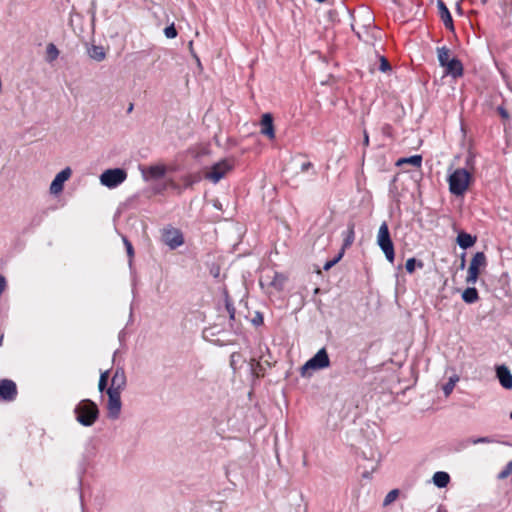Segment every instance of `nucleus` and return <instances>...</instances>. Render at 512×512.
Listing matches in <instances>:
<instances>
[{
    "instance_id": "nucleus-16",
    "label": "nucleus",
    "mask_w": 512,
    "mask_h": 512,
    "mask_svg": "<svg viewBox=\"0 0 512 512\" xmlns=\"http://www.w3.org/2000/svg\"><path fill=\"white\" fill-rule=\"evenodd\" d=\"M437 8H438L439 16H440L441 20L443 21L444 26L447 29L453 31L454 25H453L452 16H451V13H450L449 9L447 8L446 4L443 2V0H437Z\"/></svg>"
},
{
    "instance_id": "nucleus-26",
    "label": "nucleus",
    "mask_w": 512,
    "mask_h": 512,
    "mask_svg": "<svg viewBox=\"0 0 512 512\" xmlns=\"http://www.w3.org/2000/svg\"><path fill=\"white\" fill-rule=\"evenodd\" d=\"M459 381L458 375H453L449 378L448 382L443 386V392L446 397L450 396L456 383Z\"/></svg>"
},
{
    "instance_id": "nucleus-20",
    "label": "nucleus",
    "mask_w": 512,
    "mask_h": 512,
    "mask_svg": "<svg viewBox=\"0 0 512 512\" xmlns=\"http://www.w3.org/2000/svg\"><path fill=\"white\" fill-rule=\"evenodd\" d=\"M343 235H344V239H343L342 251L344 252L345 249L350 247L353 244L354 240H355V231H354V224L353 223L348 225V228L343 233Z\"/></svg>"
},
{
    "instance_id": "nucleus-21",
    "label": "nucleus",
    "mask_w": 512,
    "mask_h": 512,
    "mask_svg": "<svg viewBox=\"0 0 512 512\" xmlns=\"http://www.w3.org/2000/svg\"><path fill=\"white\" fill-rule=\"evenodd\" d=\"M479 298L478 291L474 287H468L462 293V299L468 304L475 303Z\"/></svg>"
},
{
    "instance_id": "nucleus-2",
    "label": "nucleus",
    "mask_w": 512,
    "mask_h": 512,
    "mask_svg": "<svg viewBox=\"0 0 512 512\" xmlns=\"http://www.w3.org/2000/svg\"><path fill=\"white\" fill-rule=\"evenodd\" d=\"M472 175L464 168L454 170L448 176L449 191L452 195L462 196L467 191Z\"/></svg>"
},
{
    "instance_id": "nucleus-17",
    "label": "nucleus",
    "mask_w": 512,
    "mask_h": 512,
    "mask_svg": "<svg viewBox=\"0 0 512 512\" xmlns=\"http://www.w3.org/2000/svg\"><path fill=\"white\" fill-rule=\"evenodd\" d=\"M447 75L458 78L463 75V65L460 60L452 58L451 61L443 66Z\"/></svg>"
},
{
    "instance_id": "nucleus-37",
    "label": "nucleus",
    "mask_w": 512,
    "mask_h": 512,
    "mask_svg": "<svg viewBox=\"0 0 512 512\" xmlns=\"http://www.w3.org/2000/svg\"><path fill=\"white\" fill-rule=\"evenodd\" d=\"M199 181V177L198 176H192V175H189L185 178V185L188 187V186H192L194 183L198 182Z\"/></svg>"
},
{
    "instance_id": "nucleus-8",
    "label": "nucleus",
    "mask_w": 512,
    "mask_h": 512,
    "mask_svg": "<svg viewBox=\"0 0 512 512\" xmlns=\"http://www.w3.org/2000/svg\"><path fill=\"white\" fill-rule=\"evenodd\" d=\"M486 263V256L483 252H477L473 256L467 272V284H475L477 282L480 273V268L485 267Z\"/></svg>"
},
{
    "instance_id": "nucleus-30",
    "label": "nucleus",
    "mask_w": 512,
    "mask_h": 512,
    "mask_svg": "<svg viewBox=\"0 0 512 512\" xmlns=\"http://www.w3.org/2000/svg\"><path fill=\"white\" fill-rule=\"evenodd\" d=\"M494 440L491 437L485 436V437H477V438H470L467 440V444H489L493 443Z\"/></svg>"
},
{
    "instance_id": "nucleus-36",
    "label": "nucleus",
    "mask_w": 512,
    "mask_h": 512,
    "mask_svg": "<svg viewBox=\"0 0 512 512\" xmlns=\"http://www.w3.org/2000/svg\"><path fill=\"white\" fill-rule=\"evenodd\" d=\"M511 472H512V461H510V462L506 465L505 469H504L503 471H501V472H500V474H499V478H500V479H505V478H507V477L509 476V474H510Z\"/></svg>"
},
{
    "instance_id": "nucleus-35",
    "label": "nucleus",
    "mask_w": 512,
    "mask_h": 512,
    "mask_svg": "<svg viewBox=\"0 0 512 512\" xmlns=\"http://www.w3.org/2000/svg\"><path fill=\"white\" fill-rule=\"evenodd\" d=\"M390 69H391V66H390V63L388 62V60L385 57H381L379 70L382 72H387Z\"/></svg>"
},
{
    "instance_id": "nucleus-32",
    "label": "nucleus",
    "mask_w": 512,
    "mask_h": 512,
    "mask_svg": "<svg viewBox=\"0 0 512 512\" xmlns=\"http://www.w3.org/2000/svg\"><path fill=\"white\" fill-rule=\"evenodd\" d=\"M164 34L167 38L169 39H173L177 36V30L174 26V24L170 25V26H167L165 29H164Z\"/></svg>"
},
{
    "instance_id": "nucleus-1",
    "label": "nucleus",
    "mask_w": 512,
    "mask_h": 512,
    "mask_svg": "<svg viewBox=\"0 0 512 512\" xmlns=\"http://www.w3.org/2000/svg\"><path fill=\"white\" fill-rule=\"evenodd\" d=\"M74 414L82 426L90 427L99 417V408L92 400L83 399L75 406Z\"/></svg>"
},
{
    "instance_id": "nucleus-6",
    "label": "nucleus",
    "mask_w": 512,
    "mask_h": 512,
    "mask_svg": "<svg viewBox=\"0 0 512 512\" xmlns=\"http://www.w3.org/2000/svg\"><path fill=\"white\" fill-rule=\"evenodd\" d=\"M127 178V172L121 168L107 169L100 175V182L108 188H116Z\"/></svg>"
},
{
    "instance_id": "nucleus-43",
    "label": "nucleus",
    "mask_w": 512,
    "mask_h": 512,
    "mask_svg": "<svg viewBox=\"0 0 512 512\" xmlns=\"http://www.w3.org/2000/svg\"><path fill=\"white\" fill-rule=\"evenodd\" d=\"M236 357H239V354L233 353L231 355V364L233 365L235 362H237Z\"/></svg>"
},
{
    "instance_id": "nucleus-39",
    "label": "nucleus",
    "mask_w": 512,
    "mask_h": 512,
    "mask_svg": "<svg viewBox=\"0 0 512 512\" xmlns=\"http://www.w3.org/2000/svg\"><path fill=\"white\" fill-rule=\"evenodd\" d=\"M252 322L254 325H261L263 323V316L260 313H257Z\"/></svg>"
},
{
    "instance_id": "nucleus-15",
    "label": "nucleus",
    "mask_w": 512,
    "mask_h": 512,
    "mask_svg": "<svg viewBox=\"0 0 512 512\" xmlns=\"http://www.w3.org/2000/svg\"><path fill=\"white\" fill-rule=\"evenodd\" d=\"M496 376L503 388H505V389L512 388V374H511L510 370L505 365L497 366Z\"/></svg>"
},
{
    "instance_id": "nucleus-7",
    "label": "nucleus",
    "mask_w": 512,
    "mask_h": 512,
    "mask_svg": "<svg viewBox=\"0 0 512 512\" xmlns=\"http://www.w3.org/2000/svg\"><path fill=\"white\" fill-rule=\"evenodd\" d=\"M162 242L171 250H175L184 244V236L180 229L166 226L161 233Z\"/></svg>"
},
{
    "instance_id": "nucleus-33",
    "label": "nucleus",
    "mask_w": 512,
    "mask_h": 512,
    "mask_svg": "<svg viewBox=\"0 0 512 512\" xmlns=\"http://www.w3.org/2000/svg\"><path fill=\"white\" fill-rule=\"evenodd\" d=\"M343 256V251H341L333 260L327 261L324 265V270H329L332 268Z\"/></svg>"
},
{
    "instance_id": "nucleus-3",
    "label": "nucleus",
    "mask_w": 512,
    "mask_h": 512,
    "mask_svg": "<svg viewBox=\"0 0 512 512\" xmlns=\"http://www.w3.org/2000/svg\"><path fill=\"white\" fill-rule=\"evenodd\" d=\"M330 359L325 348L320 349L312 358H310L300 369L302 377L310 376V371H317L328 368Z\"/></svg>"
},
{
    "instance_id": "nucleus-19",
    "label": "nucleus",
    "mask_w": 512,
    "mask_h": 512,
    "mask_svg": "<svg viewBox=\"0 0 512 512\" xmlns=\"http://www.w3.org/2000/svg\"><path fill=\"white\" fill-rule=\"evenodd\" d=\"M450 482V476L447 472L438 471L433 475V483L438 488L446 487Z\"/></svg>"
},
{
    "instance_id": "nucleus-18",
    "label": "nucleus",
    "mask_w": 512,
    "mask_h": 512,
    "mask_svg": "<svg viewBox=\"0 0 512 512\" xmlns=\"http://www.w3.org/2000/svg\"><path fill=\"white\" fill-rule=\"evenodd\" d=\"M476 242V237L466 232H460L457 236V243L462 249L470 248Z\"/></svg>"
},
{
    "instance_id": "nucleus-25",
    "label": "nucleus",
    "mask_w": 512,
    "mask_h": 512,
    "mask_svg": "<svg viewBox=\"0 0 512 512\" xmlns=\"http://www.w3.org/2000/svg\"><path fill=\"white\" fill-rule=\"evenodd\" d=\"M59 56L58 48L53 44L49 43L46 47V59L48 62L55 61Z\"/></svg>"
},
{
    "instance_id": "nucleus-22",
    "label": "nucleus",
    "mask_w": 512,
    "mask_h": 512,
    "mask_svg": "<svg viewBox=\"0 0 512 512\" xmlns=\"http://www.w3.org/2000/svg\"><path fill=\"white\" fill-rule=\"evenodd\" d=\"M450 54V50L445 46L437 48V57L440 66L443 67L451 61L452 58H450Z\"/></svg>"
},
{
    "instance_id": "nucleus-46",
    "label": "nucleus",
    "mask_w": 512,
    "mask_h": 512,
    "mask_svg": "<svg viewBox=\"0 0 512 512\" xmlns=\"http://www.w3.org/2000/svg\"><path fill=\"white\" fill-rule=\"evenodd\" d=\"M132 109H133V104H130L128 111L130 112V111H132Z\"/></svg>"
},
{
    "instance_id": "nucleus-28",
    "label": "nucleus",
    "mask_w": 512,
    "mask_h": 512,
    "mask_svg": "<svg viewBox=\"0 0 512 512\" xmlns=\"http://www.w3.org/2000/svg\"><path fill=\"white\" fill-rule=\"evenodd\" d=\"M399 490L398 489H393L391 490L384 498V501H383V506L386 507V506H389L390 504H392L399 496Z\"/></svg>"
},
{
    "instance_id": "nucleus-9",
    "label": "nucleus",
    "mask_w": 512,
    "mask_h": 512,
    "mask_svg": "<svg viewBox=\"0 0 512 512\" xmlns=\"http://www.w3.org/2000/svg\"><path fill=\"white\" fill-rule=\"evenodd\" d=\"M108 401L106 404L107 416L109 419L116 420L119 418L122 408L121 392L114 390H106Z\"/></svg>"
},
{
    "instance_id": "nucleus-12",
    "label": "nucleus",
    "mask_w": 512,
    "mask_h": 512,
    "mask_svg": "<svg viewBox=\"0 0 512 512\" xmlns=\"http://www.w3.org/2000/svg\"><path fill=\"white\" fill-rule=\"evenodd\" d=\"M72 170L66 167L62 171L56 174L50 185V193L52 195H58L63 191L64 183L71 177Z\"/></svg>"
},
{
    "instance_id": "nucleus-13",
    "label": "nucleus",
    "mask_w": 512,
    "mask_h": 512,
    "mask_svg": "<svg viewBox=\"0 0 512 512\" xmlns=\"http://www.w3.org/2000/svg\"><path fill=\"white\" fill-rule=\"evenodd\" d=\"M126 386V375L123 368H117L111 379V385L107 390L122 392Z\"/></svg>"
},
{
    "instance_id": "nucleus-23",
    "label": "nucleus",
    "mask_w": 512,
    "mask_h": 512,
    "mask_svg": "<svg viewBox=\"0 0 512 512\" xmlns=\"http://www.w3.org/2000/svg\"><path fill=\"white\" fill-rule=\"evenodd\" d=\"M147 173L151 178L159 179L165 175L166 169L162 165L150 166L147 170Z\"/></svg>"
},
{
    "instance_id": "nucleus-49",
    "label": "nucleus",
    "mask_w": 512,
    "mask_h": 512,
    "mask_svg": "<svg viewBox=\"0 0 512 512\" xmlns=\"http://www.w3.org/2000/svg\"><path fill=\"white\" fill-rule=\"evenodd\" d=\"M481 1H482L483 3H486V2H487V0H481Z\"/></svg>"
},
{
    "instance_id": "nucleus-44",
    "label": "nucleus",
    "mask_w": 512,
    "mask_h": 512,
    "mask_svg": "<svg viewBox=\"0 0 512 512\" xmlns=\"http://www.w3.org/2000/svg\"><path fill=\"white\" fill-rule=\"evenodd\" d=\"M227 309H228V311H229V313H230L231 318H233V317H234V308H232V309H231V308H230V305H229V304H227Z\"/></svg>"
},
{
    "instance_id": "nucleus-45",
    "label": "nucleus",
    "mask_w": 512,
    "mask_h": 512,
    "mask_svg": "<svg viewBox=\"0 0 512 512\" xmlns=\"http://www.w3.org/2000/svg\"><path fill=\"white\" fill-rule=\"evenodd\" d=\"M194 57H195V59H196V61H197L198 66L200 67V66H201L200 59H199L196 55H194Z\"/></svg>"
},
{
    "instance_id": "nucleus-5",
    "label": "nucleus",
    "mask_w": 512,
    "mask_h": 512,
    "mask_svg": "<svg viewBox=\"0 0 512 512\" xmlns=\"http://www.w3.org/2000/svg\"><path fill=\"white\" fill-rule=\"evenodd\" d=\"M233 169V163L230 160L224 159L214 165L205 173V179L216 184L223 179Z\"/></svg>"
},
{
    "instance_id": "nucleus-48",
    "label": "nucleus",
    "mask_w": 512,
    "mask_h": 512,
    "mask_svg": "<svg viewBox=\"0 0 512 512\" xmlns=\"http://www.w3.org/2000/svg\"><path fill=\"white\" fill-rule=\"evenodd\" d=\"M418 266L422 268L423 264L421 262L418 263Z\"/></svg>"
},
{
    "instance_id": "nucleus-47",
    "label": "nucleus",
    "mask_w": 512,
    "mask_h": 512,
    "mask_svg": "<svg viewBox=\"0 0 512 512\" xmlns=\"http://www.w3.org/2000/svg\"><path fill=\"white\" fill-rule=\"evenodd\" d=\"M318 3H324L326 0H315Z\"/></svg>"
},
{
    "instance_id": "nucleus-27",
    "label": "nucleus",
    "mask_w": 512,
    "mask_h": 512,
    "mask_svg": "<svg viewBox=\"0 0 512 512\" xmlns=\"http://www.w3.org/2000/svg\"><path fill=\"white\" fill-rule=\"evenodd\" d=\"M89 55L92 59H94L96 61H102L105 59V56H106V54L101 46H93L89 50Z\"/></svg>"
},
{
    "instance_id": "nucleus-38",
    "label": "nucleus",
    "mask_w": 512,
    "mask_h": 512,
    "mask_svg": "<svg viewBox=\"0 0 512 512\" xmlns=\"http://www.w3.org/2000/svg\"><path fill=\"white\" fill-rule=\"evenodd\" d=\"M6 279L3 275L0 274V296L2 295V293L4 292V290L6 289Z\"/></svg>"
},
{
    "instance_id": "nucleus-24",
    "label": "nucleus",
    "mask_w": 512,
    "mask_h": 512,
    "mask_svg": "<svg viewBox=\"0 0 512 512\" xmlns=\"http://www.w3.org/2000/svg\"><path fill=\"white\" fill-rule=\"evenodd\" d=\"M404 163L411 164L414 167H420L422 164V157L420 155H413L408 158L399 159L397 165H402Z\"/></svg>"
},
{
    "instance_id": "nucleus-50",
    "label": "nucleus",
    "mask_w": 512,
    "mask_h": 512,
    "mask_svg": "<svg viewBox=\"0 0 512 512\" xmlns=\"http://www.w3.org/2000/svg\"><path fill=\"white\" fill-rule=\"evenodd\" d=\"M510 419L512 420V412L510 413Z\"/></svg>"
},
{
    "instance_id": "nucleus-14",
    "label": "nucleus",
    "mask_w": 512,
    "mask_h": 512,
    "mask_svg": "<svg viewBox=\"0 0 512 512\" xmlns=\"http://www.w3.org/2000/svg\"><path fill=\"white\" fill-rule=\"evenodd\" d=\"M261 134L273 140L275 138V130L273 124V117L270 113H265L261 118Z\"/></svg>"
},
{
    "instance_id": "nucleus-40",
    "label": "nucleus",
    "mask_w": 512,
    "mask_h": 512,
    "mask_svg": "<svg viewBox=\"0 0 512 512\" xmlns=\"http://www.w3.org/2000/svg\"><path fill=\"white\" fill-rule=\"evenodd\" d=\"M313 167V164L311 162H304L302 165H301V171L302 172H306L308 171L310 168Z\"/></svg>"
},
{
    "instance_id": "nucleus-31",
    "label": "nucleus",
    "mask_w": 512,
    "mask_h": 512,
    "mask_svg": "<svg viewBox=\"0 0 512 512\" xmlns=\"http://www.w3.org/2000/svg\"><path fill=\"white\" fill-rule=\"evenodd\" d=\"M109 379V370H106L101 373L99 383H98V389L100 392H103L106 389L107 383Z\"/></svg>"
},
{
    "instance_id": "nucleus-29",
    "label": "nucleus",
    "mask_w": 512,
    "mask_h": 512,
    "mask_svg": "<svg viewBox=\"0 0 512 512\" xmlns=\"http://www.w3.org/2000/svg\"><path fill=\"white\" fill-rule=\"evenodd\" d=\"M122 240H123V243L125 245L126 252H127L128 257H129V265L131 267L132 266V260H133V257H134V249H133V246H132L131 242L127 239V237L123 236Z\"/></svg>"
},
{
    "instance_id": "nucleus-41",
    "label": "nucleus",
    "mask_w": 512,
    "mask_h": 512,
    "mask_svg": "<svg viewBox=\"0 0 512 512\" xmlns=\"http://www.w3.org/2000/svg\"><path fill=\"white\" fill-rule=\"evenodd\" d=\"M498 112L501 115V117L505 119L509 118V113L503 107H498Z\"/></svg>"
},
{
    "instance_id": "nucleus-42",
    "label": "nucleus",
    "mask_w": 512,
    "mask_h": 512,
    "mask_svg": "<svg viewBox=\"0 0 512 512\" xmlns=\"http://www.w3.org/2000/svg\"><path fill=\"white\" fill-rule=\"evenodd\" d=\"M363 144L365 146H368L369 145V136H368V133L366 131H364V140H363Z\"/></svg>"
},
{
    "instance_id": "nucleus-11",
    "label": "nucleus",
    "mask_w": 512,
    "mask_h": 512,
    "mask_svg": "<svg viewBox=\"0 0 512 512\" xmlns=\"http://www.w3.org/2000/svg\"><path fill=\"white\" fill-rule=\"evenodd\" d=\"M17 386L14 381L10 379L0 380V400L11 402L17 397Z\"/></svg>"
},
{
    "instance_id": "nucleus-4",
    "label": "nucleus",
    "mask_w": 512,
    "mask_h": 512,
    "mask_svg": "<svg viewBox=\"0 0 512 512\" xmlns=\"http://www.w3.org/2000/svg\"><path fill=\"white\" fill-rule=\"evenodd\" d=\"M377 244L385 254L386 259L390 263H393L395 259L394 245L390 237L388 224L386 222H383L379 227L377 234Z\"/></svg>"
},
{
    "instance_id": "nucleus-10",
    "label": "nucleus",
    "mask_w": 512,
    "mask_h": 512,
    "mask_svg": "<svg viewBox=\"0 0 512 512\" xmlns=\"http://www.w3.org/2000/svg\"><path fill=\"white\" fill-rule=\"evenodd\" d=\"M272 275L266 274L260 279V285L264 287L265 285L273 288L276 291H281L284 287V283L286 278L283 274L278 273L276 271H270Z\"/></svg>"
},
{
    "instance_id": "nucleus-34",
    "label": "nucleus",
    "mask_w": 512,
    "mask_h": 512,
    "mask_svg": "<svg viewBox=\"0 0 512 512\" xmlns=\"http://www.w3.org/2000/svg\"><path fill=\"white\" fill-rule=\"evenodd\" d=\"M416 266V259L415 258H409L406 261L405 268L408 273H413L415 271Z\"/></svg>"
}]
</instances>
